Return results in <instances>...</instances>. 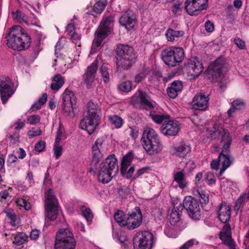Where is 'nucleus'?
Returning a JSON list of instances; mask_svg holds the SVG:
<instances>
[{
  "mask_svg": "<svg viewBox=\"0 0 249 249\" xmlns=\"http://www.w3.org/2000/svg\"><path fill=\"white\" fill-rule=\"evenodd\" d=\"M22 30V27L19 25L11 28L10 32L6 36L8 47L15 50L21 51L30 46L31 38Z\"/></svg>",
  "mask_w": 249,
  "mask_h": 249,
  "instance_id": "1",
  "label": "nucleus"
},
{
  "mask_svg": "<svg viewBox=\"0 0 249 249\" xmlns=\"http://www.w3.org/2000/svg\"><path fill=\"white\" fill-rule=\"evenodd\" d=\"M100 112L98 105L89 101L87 105V113L80 121L81 128L91 134L100 124Z\"/></svg>",
  "mask_w": 249,
  "mask_h": 249,
  "instance_id": "2",
  "label": "nucleus"
},
{
  "mask_svg": "<svg viewBox=\"0 0 249 249\" xmlns=\"http://www.w3.org/2000/svg\"><path fill=\"white\" fill-rule=\"evenodd\" d=\"M116 65L118 67L127 70L135 62L137 58L133 47L127 44H120L116 49Z\"/></svg>",
  "mask_w": 249,
  "mask_h": 249,
  "instance_id": "3",
  "label": "nucleus"
},
{
  "mask_svg": "<svg viewBox=\"0 0 249 249\" xmlns=\"http://www.w3.org/2000/svg\"><path fill=\"white\" fill-rule=\"evenodd\" d=\"M142 143L145 150L150 155H155L162 149V144L156 131L147 128L143 132Z\"/></svg>",
  "mask_w": 249,
  "mask_h": 249,
  "instance_id": "4",
  "label": "nucleus"
},
{
  "mask_svg": "<svg viewBox=\"0 0 249 249\" xmlns=\"http://www.w3.org/2000/svg\"><path fill=\"white\" fill-rule=\"evenodd\" d=\"M228 65L226 59L220 56L209 66L207 71L208 78L212 82H215L221 80L224 71L227 70Z\"/></svg>",
  "mask_w": 249,
  "mask_h": 249,
  "instance_id": "5",
  "label": "nucleus"
},
{
  "mask_svg": "<svg viewBox=\"0 0 249 249\" xmlns=\"http://www.w3.org/2000/svg\"><path fill=\"white\" fill-rule=\"evenodd\" d=\"M113 20L112 16L103 17L95 33V38L93 41L94 46L100 47L104 39L111 33L113 26Z\"/></svg>",
  "mask_w": 249,
  "mask_h": 249,
  "instance_id": "6",
  "label": "nucleus"
},
{
  "mask_svg": "<svg viewBox=\"0 0 249 249\" xmlns=\"http://www.w3.org/2000/svg\"><path fill=\"white\" fill-rule=\"evenodd\" d=\"M162 59L165 64L175 67L182 62L184 58V52L180 47H169L162 51Z\"/></svg>",
  "mask_w": 249,
  "mask_h": 249,
  "instance_id": "7",
  "label": "nucleus"
},
{
  "mask_svg": "<svg viewBox=\"0 0 249 249\" xmlns=\"http://www.w3.org/2000/svg\"><path fill=\"white\" fill-rule=\"evenodd\" d=\"M45 198V216L51 221L54 220L58 214L59 203L51 188L47 190Z\"/></svg>",
  "mask_w": 249,
  "mask_h": 249,
  "instance_id": "8",
  "label": "nucleus"
},
{
  "mask_svg": "<svg viewBox=\"0 0 249 249\" xmlns=\"http://www.w3.org/2000/svg\"><path fill=\"white\" fill-rule=\"evenodd\" d=\"M62 109L66 116H74L76 108L77 99L74 93L68 89H66L62 94Z\"/></svg>",
  "mask_w": 249,
  "mask_h": 249,
  "instance_id": "9",
  "label": "nucleus"
},
{
  "mask_svg": "<svg viewBox=\"0 0 249 249\" xmlns=\"http://www.w3.org/2000/svg\"><path fill=\"white\" fill-rule=\"evenodd\" d=\"M154 242V236L148 231L137 232L133 238L134 249H151Z\"/></svg>",
  "mask_w": 249,
  "mask_h": 249,
  "instance_id": "10",
  "label": "nucleus"
},
{
  "mask_svg": "<svg viewBox=\"0 0 249 249\" xmlns=\"http://www.w3.org/2000/svg\"><path fill=\"white\" fill-rule=\"evenodd\" d=\"M182 207L187 211L189 217L192 219L198 220L200 219L201 208L197 199L191 196L185 197Z\"/></svg>",
  "mask_w": 249,
  "mask_h": 249,
  "instance_id": "11",
  "label": "nucleus"
},
{
  "mask_svg": "<svg viewBox=\"0 0 249 249\" xmlns=\"http://www.w3.org/2000/svg\"><path fill=\"white\" fill-rule=\"evenodd\" d=\"M132 103L137 108L142 107L147 110L154 109L156 104L145 92L141 90H139L138 93L133 98Z\"/></svg>",
  "mask_w": 249,
  "mask_h": 249,
  "instance_id": "12",
  "label": "nucleus"
},
{
  "mask_svg": "<svg viewBox=\"0 0 249 249\" xmlns=\"http://www.w3.org/2000/svg\"><path fill=\"white\" fill-rule=\"evenodd\" d=\"M14 84L9 77H0V98L2 104H5L14 94Z\"/></svg>",
  "mask_w": 249,
  "mask_h": 249,
  "instance_id": "13",
  "label": "nucleus"
},
{
  "mask_svg": "<svg viewBox=\"0 0 249 249\" xmlns=\"http://www.w3.org/2000/svg\"><path fill=\"white\" fill-rule=\"evenodd\" d=\"M208 1V0H186L185 9L189 15L196 16L207 8Z\"/></svg>",
  "mask_w": 249,
  "mask_h": 249,
  "instance_id": "14",
  "label": "nucleus"
},
{
  "mask_svg": "<svg viewBox=\"0 0 249 249\" xmlns=\"http://www.w3.org/2000/svg\"><path fill=\"white\" fill-rule=\"evenodd\" d=\"M184 68L188 74L194 77H198L204 70L202 63L199 61L196 57L189 60L185 63Z\"/></svg>",
  "mask_w": 249,
  "mask_h": 249,
  "instance_id": "15",
  "label": "nucleus"
},
{
  "mask_svg": "<svg viewBox=\"0 0 249 249\" xmlns=\"http://www.w3.org/2000/svg\"><path fill=\"white\" fill-rule=\"evenodd\" d=\"M180 129V124L174 120L165 121L160 127L162 134L167 136H176Z\"/></svg>",
  "mask_w": 249,
  "mask_h": 249,
  "instance_id": "16",
  "label": "nucleus"
},
{
  "mask_svg": "<svg viewBox=\"0 0 249 249\" xmlns=\"http://www.w3.org/2000/svg\"><path fill=\"white\" fill-rule=\"evenodd\" d=\"M127 224L125 226L132 230L138 228L142 222V214L139 207H136V212L127 214Z\"/></svg>",
  "mask_w": 249,
  "mask_h": 249,
  "instance_id": "17",
  "label": "nucleus"
},
{
  "mask_svg": "<svg viewBox=\"0 0 249 249\" xmlns=\"http://www.w3.org/2000/svg\"><path fill=\"white\" fill-rule=\"evenodd\" d=\"M209 95L199 93L193 98L191 105L193 109L196 110L205 111L209 107Z\"/></svg>",
  "mask_w": 249,
  "mask_h": 249,
  "instance_id": "18",
  "label": "nucleus"
},
{
  "mask_svg": "<svg viewBox=\"0 0 249 249\" xmlns=\"http://www.w3.org/2000/svg\"><path fill=\"white\" fill-rule=\"evenodd\" d=\"M98 64V61L96 59L88 67L85 73L83 76L84 82L87 85V87L88 89L92 87V84L95 78Z\"/></svg>",
  "mask_w": 249,
  "mask_h": 249,
  "instance_id": "19",
  "label": "nucleus"
},
{
  "mask_svg": "<svg viewBox=\"0 0 249 249\" xmlns=\"http://www.w3.org/2000/svg\"><path fill=\"white\" fill-rule=\"evenodd\" d=\"M220 238L222 243L231 249H235V243L231 238V226L229 224L224 225L222 231L219 233Z\"/></svg>",
  "mask_w": 249,
  "mask_h": 249,
  "instance_id": "20",
  "label": "nucleus"
},
{
  "mask_svg": "<svg viewBox=\"0 0 249 249\" xmlns=\"http://www.w3.org/2000/svg\"><path fill=\"white\" fill-rule=\"evenodd\" d=\"M136 22V16L131 10H127L123 13L119 18L120 24L128 30H131Z\"/></svg>",
  "mask_w": 249,
  "mask_h": 249,
  "instance_id": "21",
  "label": "nucleus"
},
{
  "mask_svg": "<svg viewBox=\"0 0 249 249\" xmlns=\"http://www.w3.org/2000/svg\"><path fill=\"white\" fill-rule=\"evenodd\" d=\"M191 151V147L188 143L185 142H181L178 145L172 146L170 148V152L173 154L184 158Z\"/></svg>",
  "mask_w": 249,
  "mask_h": 249,
  "instance_id": "22",
  "label": "nucleus"
},
{
  "mask_svg": "<svg viewBox=\"0 0 249 249\" xmlns=\"http://www.w3.org/2000/svg\"><path fill=\"white\" fill-rule=\"evenodd\" d=\"M117 167V171H118L117 165V160L114 154L109 155L104 162L101 164V167L99 171H110Z\"/></svg>",
  "mask_w": 249,
  "mask_h": 249,
  "instance_id": "23",
  "label": "nucleus"
},
{
  "mask_svg": "<svg viewBox=\"0 0 249 249\" xmlns=\"http://www.w3.org/2000/svg\"><path fill=\"white\" fill-rule=\"evenodd\" d=\"M183 210L181 203H179L178 206H174V208L170 212L169 221L172 225H178L180 223V215Z\"/></svg>",
  "mask_w": 249,
  "mask_h": 249,
  "instance_id": "24",
  "label": "nucleus"
},
{
  "mask_svg": "<svg viewBox=\"0 0 249 249\" xmlns=\"http://www.w3.org/2000/svg\"><path fill=\"white\" fill-rule=\"evenodd\" d=\"M231 208L229 205L222 203L218 211V217L223 223H227L231 218Z\"/></svg>",
  "mask_w": 249,
  "mask_h": 249,
  "instance_id": "25",
  "label": "nucleus"
},
{
  "mask_svg": "<svg viewBox=\"0 0 249 249\" xmlns=\"http://www.w3.org/2000/svg\"><path fill=\"white\" fill-rule=\"evenodd\" d=\"M182 87V83L180 81H175L172 83L171 86L167 88V94L170 97L175 98L178 92L181 90Z\"/></svg>",
  "mask_w": 249,
  "mask_h": 249,
  "instance_id": "26",
  "label": "nucleus"
},
{
  "mask_svg": "<svg viewBox=\"0 0 249 249\" xmlns=\"http://www.w3.org/2000/svg\"><path fill=\"white\" fill-rule=\"evenodd\" d=\"M74 239L72 233L69 229H61L56 235L55 242Z\"/></svg>",
  "mask_w": 249,
  "mask_h": 249,
  "instance_id": "27",
  "label": "nucleus"
},
{
  "mask_svg": "<svg viewBox=\"0 0 249 249\" xmlns=\"http://www.w3.org/2000/svg\"><path fill=\"white\" fill-rule=\"evenodd\" d=\"M76 242L74 239L55 242V249H75Z\"/></svg>",
  "mask_w": 249,
  "mask_h": 249,
  "instance_id": "28",
  "label": "nucleus"
},
{
  "mask_svg": "<svg viewBox=\"0 0 249 249\" xmlns=\"http://www.w3.org/2000/svg\"><path fill=\"white\" fill-rule=\"evenodd\" d=\"M184 32L182 30H174L172 28H168L165 33V36L167 40L173 42L176 38L182 37L184 36Z\"/></svg>",
  "mask_w": 249,
  "mask_h": 249,
  "instance_id": "29",
  "label": "nucleus"
},
{
  "mask_svg": "<svg viewBox=\"0 0 249 249\" xmlns=\"http://www.w3.org/2000/svg\"><path fill=\"white\" fill-rule=\"evenodd\" d=\"M133 159V154L132 151L129 152L124 155L122 160L120 171H126L127 168L130 165Z\"/></svg>",
  "mask_w": 249,
  "mask_h": 249,
  "instance_id": "30",
  "label": "nucleus"
},
{
  "mask_svg": "<svg viewBox=\"0 0 249 249\" xmlns=\"http://www.w3.org/2000/svg\"><path fill=\"white\" fill-rule=\"evenodd\" d=\"M174 180L178 183L179 188H185L188 185V182L183 172H176L174 175Z\"/></svg>",
  "mask_w": 249,
  "mask_h": 249,
  "instance_id": "31",
  "label": "nucleus"
},
{
  "mask_svg": "<svg viewBox=\"0 0 249 249\" xmlns=\"http://www.w3.org/2000/svg\"><path fill=\"white\" fill-rule=\"evenodd\" d=\"M219 159L220 166V171H225L231 163V161L230 159V156L224 155L223 153H220L219 156Z\"/></svg>",
  "mask_w": 249,
  "mask_h": 249,
  "instance_id": "32",
  "label": "nucleus"
},
{
  "mask_svg": "<svg viewBox=\"0 0 249 249\" xmlns=\"http://www.w3.org/2000/svg\"><path fill=\"white\" fill-rule=\"evenodd\" d=\"M108 64L104 63L99 69L101 77L105 83H108L110 79V68Z\"/></svg>",
  "mask_w": 249,
  "mask_h": 249,
  "instance_id": "33",
  "label": "nucleus"
},
{
  "mask_svg": "<svg viewBox=\"0 0 249 249\" xmlns=\"http://www.w3.org/2000/svg\"><path fill=\"white\" fill-rule=\"evenodd\" d=\"M115 221L121 226L124 227L127 224V215H125L122 211H118L114 215Z\"/></svg>",
  "mask_w": 249,
  "mask_h": 249,
  "instance_id": "34",
  "label": "nucleus"
},
{
  "mask_svg": "<svg viewBox=\"0 0 249 249\" xmlns=\"http://www.w3.org/2000/svg\"><path fill=\"white\" fill-rule=\"evenodd\" d=\"M12 15H13V18L15 21L18 23L25 22L27 23L28 17L25 14L22 13L20 10H17L15 13L12 12Z\"/></svg>",
  "mask_w": 249,
  "mask_h": 249,
  "instance_id": "35",
  "label": "nucleus"
},
{
  "mask_svg": "<svg viewBox=\"0 0 249 249\" xmlns=\"http://www.w3.org/2000/svg\"><path fill=\"white\" fill-rule=\"evenodd\" d=\"M47 97L48 95L47 93H43L42 97L39 98L38 101L32 106L31 109H32L33 111H36L40 109L41 106L46 103Z\"/></svg>",
  "mask_w": 249,
  "mask_h": 249,
  "instance_id": "36",
  "label": "nucleus"
},
{
  "mask_svg": "<svg viewBox=\"0 0 249 249\" xmlns=\"http://www.w3.org/2000/svg\"><path fill=\"white\" fill-rule=\"evenodd\" d=\"M107 4L106 0H99L93 5L92 11L97 14H100L105 8Z\"/></svg>",
  "mask_w": 249,
  "mask_h": 249,
  "instance_id": "37",
  "label": "nucleus"
},
{
  "mask_svg": "<svg viewBox=\"0 0 249 249\" xmlns=\"http://www.w3.org/2000/svg\"><path fill=\"white\" fill-rule=\"evenodd\" d=\"M28 237L24 233H19L16 235L13 243L17 246H19L27 242Z\"/></svg>",
  "mask_w": 249,
  "mask_h": 249,
  "instance_id": "38",
  "label": "nucleus"
},
{
  "mask_svg": "<svg viewBox=\"0 0 249 249\" xmlns=\"http://www.w3.org/2000/svg\"><path fill=\"white\" fill-rule=\"evenodd\" d=\"M98 178L100 182L103 183L109 182L113 178L111 172H99Z\"/></svg>",
  "mask_w": 249,
  "mask_h": 249,
  "instance_id": "39",
  "label": "nucleus"
},
{
  "mask_svg": "<svg viewBox=\"0 0 249 249\" xmlns=\"http://www.w3.org/2000/svg\"><path fill=\"white\" fill-rule=\"evenodd\" d=\"M150 116L154 122L157 124H161L166 119H169L168 115H164L163 114H157L155 112H151Z\"/></svg>",
  "mask_w": 249,
  "mask_h": 249,
  "instance_id": "40",
  "label": "nucleus"
},
{
  "mask_svg": "<svg viewBox=\"0 0 249 249\" xmlns=\"http://www.w3.org/2000/svg\"><path fill=\"white\" fill-rule=\"evenodd\" d=\"M7 217L11 225L14 227H18L20 224L19 219L17 217V215L15 213H7Z\"/></svg>",
  "mask_w": 249,
  "mask_h": 249,
  "instance_id": "41",
  "label": "nucleus"
},
{
  "mask_svg": "<svg viewBox=\"0 0 249 249\" xmlns=\"http://www.w3.org/2000/svg\"><path fill=\"white\" fill-rule=\"evenodd\" d=\"M110 123L114 125L116 128H120L123 124V119L117 115L109 116L108 117Z\"/></svg>",
  "mask_w": 249,
  "mask_h": 249,
  "instance_id": "42",
  "label": "nucleus"
},
{
  "mask_svg": "<svg viewBox=\"0 0 249 249\" xmlns=\"http://www.w3.org/2000/svg\"><path fill=\"white\" fill-rule=\"evenodd\" d=\"M119 89L125 92H128L132 89V84L131 81L127 80L120 83L118 85Z\"/></svg>",
  "mask_w": 249,
  "mask_h": 249,
  "instance_id": "43",
  "label": "nucleus"
},
{
  "mask_svg": "<svg viewBox=\"0 0 249 249\" xmlns=\"http://www.w3.org/2000/svg\"><path fill=\"white\" fill-rule=\"evenodd\" d=\"M41 118L38 115H32L27 117V123L31 125H36L40 122Z\"/></svg>",
  "mask_w": 249,
  "mask_h": 249,
  "instance_id": "44",
  "label": "nucleus"
},
{
  "mask_svg": "<svg viewBox=\"0 0 249 249\" xmlns=\"http://www.w3.org/2000/svg\"><path fill=\"white\" fill-rule=\"evenodd\" d=\"M81 211L83 215L88 221H91L93 218V214L90 209L85 206H82Z\"/></svg>",
  "mask_w": 249,
  "mask_h": 249,
  "instance_id": "45",
  "label": "nucleus"
},
{
  "mask_svg": "<svg viewBox=\"0 0 249 249\" xmlns=\"http://www.w3.org/2000/svg\"><path fill=\"white\" fill-rule=\"evenodd\" d=\"M16 202L18 206L23 207L26 210H29L31 208L30 203L22 198H17Z\"/></svg>",
  "mask_w": 249,
  "mask_h": 249,
  "instance_id": "46",
  "label": "nucleus"
},
{
  "mask_svg": "<svg viewBox=\"0 0 249 249\" xmlns=\"http://www.w3.org/2000/svg\"><path fill=\"white\" fill-rule=\"evenodd\" d=\"M198 199L200 203L203 204H206L209 202V196L208 195L203 193V192L198 191Z\"/></svg>",
  "mask_w": 249,
  "mask_h": 249,
  "instance_id": "47",
  "label": "nucleus"
},
{
  "mask_svg": "<svg viewBox=\"0 0 249 249\" xmlns=\"http://www.w3.org/2000/svg\"><path fill=\"white\" fill-rule=\"evenodd\" d=\"M223 134L222 136L221 141L223 142H231L232 139L230 136V133L228 130L225 129H222Z\"/></svg>",
  "mask_w": 249,
  "mask_h": 249,
  "instance_id": "48",
  "label": "nucleus"
},
{
  "mask_svg": "<svg viewBox=\"0 0 249 249\" xmlns=\"http://www.w3.org/2000/svg\"><path fill=\"white\" fill-rule=\"evenodd\" d=\"M59 143H56L55 142L53 146L54 153L56 159H58L62 154V147L61 146L59 145Z\"/></svg>",
  "mask_w": 249,
  "mask_h": 249,
  "instance_id": "49",
  "label": "nucleus"
},
{
  "mask_svg": "<svg viewBox=\"0 0 249 249\" xmlns=\"http://www.w3.org/2000/svg\"><path fill=\"white\" fill-rule=\"evenodd\" d=\"M42 131L40 129L36 130L35 128L29 130L27 132V135L29 138H32L36 136H39L41 134Z\"/></svg>",
  "mask_w": 249,
  "mask_h": 249,
  "instance_id": "50",
  "label": "nucleus"
},
{
  "mask_svg": "<svg viewBox=\"0 0 249 249\" xmlns=\"http://www.w3.org/2000/svg\"><path fill=\"white\" fill-rule=\"evenodd\" d=\"M129 133L130 136L133 139H136L138 138L139 135V130L138 129L135 127H130L128 129L126 130Z\"/></svg>",
  "mask_w": 249,
  "mask_h": 249,
  "instance_id": "51",
  "label": "nucleus"
},
{
  "mask_svg": "<svg viewBox=\"0 0 249 249\" xmlns=\"http://www.w3.org/2000/svg\"><path fill=\"white\" fill-rule=\"evenodd\" d=\"M146 74L143 72L142 71L135 76L134 77V81L135 83L138 84L143 81L145 78L146 77Z\"/></svg>",
  "mask_w": 249,
  "mask_h": 249,
  "instance_id": "52",
  "label": "nucleus"
},
{
  "mask_svg": "<svg viewBox=\"0 0 249 249\" xmlns=\"http://www.w3.org/2000/svg\"><path fill=\"white\" fill-rule=\"evenodd\" d=\"M99 160L92 159L89 171H96L99 166Z\"/></svg>",
  "mask_w": 249,
  "mask_h": 249,
  "instance_id": "53",
  "label": "nucleus"
},
{
  "mask_svg": "<svg viewBox=\"0 0 249 249\" xmlns=\"http://www.w3.org/2000/svg\"><path fill=\"white\" fill-rule=\"evenodd\" d=\"M103 141L101 139H98L95 143L93 145L92 147V151H95L96 150H100V148L102 146Z\"/></svg>",
  "mask_w": 249,
  "mask_h": 249,
  "instance_id": "54",
  "label": "nucleus"
},
{
  "mask_svg": "<svg viewBox=\"0 0 249 249\" xmlns=\"http://www.w3.org/2000/svg\"><path fill=\"white\" fill-rule=\"evenodd\" d=\"M119 194L122 197H125L129 194V189L126 186H123L119 190Z\"/></svg>",
  "mask_w": 249,
  "mask_h": 249,
  "instance_id": "55",
  "label": "nucleus"
},
{
  "mask_svg": "<svg viewBox=\"0 0 249 249\" xmlns=\"http://www.w3.org/2000/svg\"><path fill=\"white\" fill-rule=\"evenodd\" d=\"M205 28L208 33H212L214 29V26L213 22L208 20L205 23Z\"/></svg>",
  "mask_w": 249,
  "mask_h": 249,
  "instance_id": "56",
  "label": "nucleus"
},
{
  "mask_svg": "<svg viewBox=\"0 0 249 249\" xmlns=\"http://www.w3.org/2000/svg\"><path fill=\"white\" fill-rule=\"evenodd\" d=\"M244 106V102L240 100H235L233 101L232 103V107H234V108H235V109L237 110L242 109Z\"/></svg>",
  "mask_w": 249,
  "mask_h": 249,
  "instance_id": "57",
  "label": "nucleus"
},
{
  "mask_svg": "<svg viewBox=\"0 0 249 249\" xmlns=\"http://www.w3.org/2000/svg\"><path fill=\"white\" fill-rule=\"evenodd\" d=\"M45 147V142L44 141H40L37 142L35 146V150L36 151L42 152Z\"/></svg>",
  "mask_w": 249,
  "mask_h": 249,
  "instance_id": "58",
  "label": "nucleus"
},
{
  "mask_svg": "<svg viewBox=\"0 0 249 249\" xmlns=\"http://www.w3.org/2000/svg\"><path fill=\"white\" fill-rule=\"evenodd\" d=\"M206 178L208 180V183L209 184H213L215 183L216 178L214 177L213 172H208Z\"/></svg>",
  "mask_w": 249,
  "mask_h": 249,
  "instance_id": "59",
  "label": "nucleus"
},
{
  "mask_svg": "<svg viewBox=\"0 0 249 249\" xmlns=\"http://www.w3.org/2000/svg\"><path fill=\"white\" fill-rule=\"evenodd\" d=\"M53 81L55 83H58V84L60 83L61 85L63 86L64 84V78L61 74H57L54 76L53 78Z\"/></svg>",
  "mask_w": 249,
  "mask_h": 249,
  "instance_id": "60",
  "label": "nucleus"
},
{
  "mask_svg": "<svg viewBox=\"0 0 249 249\" xmlns=\"http://www.w3.org/2000/svg\"><path fill=\"white\" fill-rule=\"evenodd\" d=\"M234 42L237 46L240 49H243L245 47V42L239 37H236L234 39Z\"/></svg>",
  "mask_w": 249,
  "mask_h": 249,
  "instance_id": "61",
  "label": "nucleus"
},
{
  "mask_svg": "<svg viewBox=\"0 0 249 249\" xmlns=\"http://www.w3.org/2000/svg\"><path fill=\"white\" fill-rule=\"evenodd\" d=\"M249 192L248 194H243L242 195H241L236 200V206H237L238 205L240 206L242 203L243 202L244 199H247L249 200Z\"/></svg>",
  "mask_w": 249,
  "mask_h": 249,
  "instance_id": "62",
  "label": "nucleus"
},
{
  "mask_svg": "<svg viewBox=\"0 0 249 249\" xmlns=\"http://www.w3.org/2000/svg\"><path fill=\"white\" fill-rule=\"evenodd\" d=\"M231 144V142H224L221 153H223L225 155H229Z\"/></svg>",
  "mask_w": 249,
  "mask_h": 249,
  "instance_id": "63",
  "label": "nucleus"
},
{
  "mask_svg": "<svg viewBox=\"0 0 249 249\" xmlns=\"http://www.w3.org/2000/svg\"><path fill=\"white\" fill-rule=\"evenodd\" d=\"M62 133L63 130L61 129L60 126H59L56 132V137L55 140V142H56V144L59 143L61 139H62L63 137H64V136L63 135Z\"/></svg>",
  "mask_w": 249,
  "mask_h": 249,
  "instance_id": "64",
  "label": "nucleus"
}]
</instances>
